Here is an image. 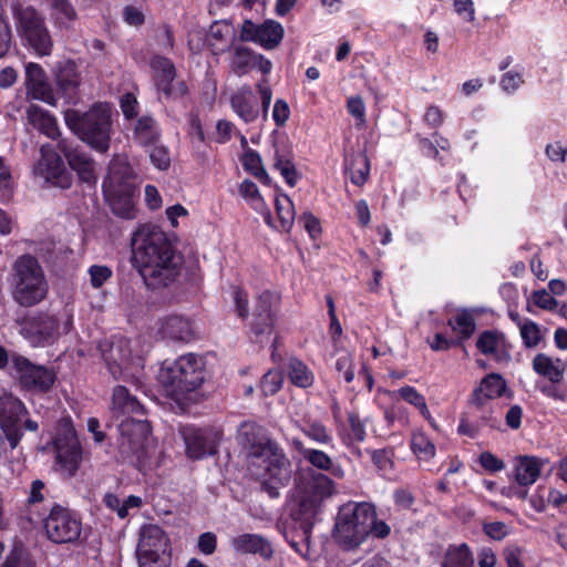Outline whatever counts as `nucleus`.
<instances>
[{
    "mask_svg": "<svg viewBox=\"0 0 567 567\" xmlns=\"http://www.w3.org/2000/svg\"><path fill=\"white\" fill-rule=\"evenodd\" d=\"M132 251L134 264L148 287L168 286L179 274V258L158 227L140 226L132 237Z\"/></svg>",
    "mask_w": 567,
    "mask_h": 567,
    "instance_id": "obj_1",
    "label": "nucleus"
},
{
    "mask_svg": "<svg viewBox=\"0 0 567 567\" xmlns=\"http://www.w3.org/2000/svg\"><path fill=\"white\" fill-rule=\"evenodd\" d=\"M391 534L390 525L379 518L377 507L369 502L343 505L336 518L333 537L346 549H355L371 535L384 539Z\"/></svg>",
    "mask_w": 567,
    "mask_h": 567,
    "instance_id": "obj_2",
    "label": "nucleus"
},
{
    "mask_svg": "<svg viewBox=\"0 0 567 567\" xmlns=\"http://www.w3.org/2000/svg\"><path fill=\"white\" fill-rule=\"evenodd\" d=\"M111 116L112 109L107 103L94 104L84 113L72 109L64 111L66 126L83 142L102 153L110 147Z\"/></svg>",
    "mask_w": 567,
    "mask_h": 567,
    "instance_id": "obj_3",
    "label": "nucleus"
},
{
    "mask_svg": "<svg viewBox=\"0 0 567 567\" xmlns=\"http://www.w3.org/2000/svg\"><path fill=\"white\" fill-rule=\"evenodd\" d=\"M247 467L272 498L279 496V489L288 485L292 476L291 462L277 443L268 445L261 454H252Z\"/></svg>",
    "mask_w": 567,
    "mask_h": 567,
    "instance_id": "obj_4",
    "label": "nucleus"
},
{
    "mask_svg": "<svg viewBox=\"0 0 567 567\" xmlns=\"http://www.w3.org/2000/svg\"><path fill=\"white\" fill-rule=\"evenodd\" d=\"M12 297L22 307H32L47 298L49 285L38 259L19 257L12 267Z\"/></svg>",
    "mask_w": 567,
    "mask_h": 567,
    "instance_id": "obj_5",
    "label": "nucleus"
},
{
    "mask_svg": "<svg viewBox=\"0 0 567 567\" xmlns=\"http://www.w3.org/2000/svg\"><path fill=\"white\" fill-rule=\"evenodd\" d=\"M204 358L186 353L161 368L158 381L172 396H178L198 389L205 381Z\"/></svg>",
    "mask_w": 567,
    "mask_h": 567,
    "instance_id": "obj_6",
    "label": "nucleus"
},
{
    "mask_svg": "<svg viewBox=\"0 0 567 567\" xmlns=\"http://www.w3.org/2000/svg\"><path fill=\"white\" fill-rule=\"evenodd\" d=\"M72 324L73 316L68 309L56 315L40 312L23 321L20 333L31 346L45 347L69 333Z\"/></svg>",
    "mask_w": 567,
    "mask_h": 567,
    "instance_id": "obj_7",
    "label": "nucleus"
},
{
    "mask_svg": "<svg viewBox=\"0 0 567 567\" xmlns=\"http://www.w3.org/2000/svg\"><path fill=\"white\" fill-rule=\"evenodd\" d=\"M103 360L114 380L135 382L141 371V359L132 358L130 341L125 338H115L111 342L100 344Z\"/></svg>",
    "mask_w": 567,
    "mask_h": 567,
    "instance_id": "obj_8",
    "label": "nucleus"
},
{
    "mask_svg": "<svg viewBox=\"0 0 567 567\" xmlns=\"http://www.w3.org/2000/svg\"><path fill=\"white\" fill-rule=\"evenodd\" d=\"M17 30L28 45L39 56L49 55L53 42L44 24L43 18L31 7H19L14 10Z\"/></svg>",
    "mask_w": 567,
    "mask_h": 567,
    "instance_id": "obj_9",
    "label": "nucleus"
},
{
    "mask_svg": "<svg viewBox=\"0 0 567 567\" xmlns=\"http://www.w3.org/2000/svg\"><path fill=\"white\" fill-rule=\"evenodd\" d=\"M118 450L126 457L140 460L151 441V426L146 420L125 417L118 424Z\"/></svg>",
    "mask_w": 567,
    "mask_h": 567,
    "instance_id": "obj_10",
    "label": "nucleus"
},
{
    "mask_svg": "<svg viewBox=\"0 0 567 567\" xmlns=\"http://www.w3.org/2000/svg\"><path fill=\"white\" fill-rule=\"evenodd\" d=\"M12 369L22 389L33 392H48L55 382L53 369L31 362L19 354L12 355Z\"/></svg>",
    "mask_w": 567,
    "mask_h": 567,
    "instance_id": "obj_11",
    "label": "nucleus"
},
{
    "mask_svg": "<svg viewBox=\"0 0 567 567\" xmlns=\"http://www.w3.org/2000/svg\"><path fill=\"white\" fill-rule=\"evenodd\" d=\"M102 188L115 215L125 219H133L135 217V207L132 199L133 185L127 178L118 176L112 169L103 182Z\"/></svg>",
    "mask_w": 567,
    "mask_h": 567,
    "instance_id": "obj_12",
    "label": "nucleus"
},
{
    "mask_svg": "<svg viewBox=\"0 0 567 567\" xmlns=\"http://www.w3.org/2000/svg\"><path fill=\"white\" fill-rule=\"evenodd\" d=\"M334 493V483L323 474H312L301 487L299 496V513L306 520L315 517L324 499Z\"/></svg>",
    "mask_w": 567,
    "mask_h": 567,
    "instance_id": "obj_13",
    "label": "nucleus"
},
{
    "mask_svg": "<svg viewBox=\"0 0 567 567\" xmlns=\"http://www.w3.org/2000/svg\"><path fill=\"white\" fill-rule=\"evenodd\" d=\"M27 414L28 409L21 400L10 393L0 395V427L11 449H16L23 436L22 420Z\"/></svg>",
    "mask_w": 567,
    "mask_h": 567,
    "instance_id": "obj_14",
    "label": "nucleus"
},
{
    "mask_svg": "<svg viewBox=\"0 0 567 567\" xmlns=\"http://www.w3.org/2000/svg\"><path fill=\"white\" fill-rule=\"evenodd\" d=\"M33 174L55 187L69 188L72 184L71 175L62 158L49 144L41 146L40 158L33 167Z\"/></svg>",
    "mask_w": 567,
    "mask_h": 567,
    "instance_id": "obj_15",
    "label": "nucleus"
},
{
    "mask_svg": "<svg viewBox=\"0 0 567 567\" xmlns=\"http://www.w3.org/2000/svg\"><path fill=\"white\" fill-rule=\"evenodd\" d=\"M44 529L52 542L70 543L80 536L82 524L72 512L56 505L45 518Z\"/></svg>",
    "mask_w": 567,
    "mask_h": 567,
    "instance_id": "obj_16",
    "label": "nucleus"
},
{
    "mask_svg": "<svg viewBox=\"0 0 567 567\" xmlns=\"http://www.w3.org/2000/svg\"><path fill=\"white\" fill-rule=\"evenodd\" d=\"M53 443L56 462L69 475H74L82 461V450L70 422L60 425Z\"/></svg>",
    "mask_w": 567,
    "mask_h": 567,
    "instance_id": "obj_17",
    "label": "nucleus"
},
{
    "mask_svg": "<svg viewBox=\"0 0 567 567\" xmlns=\"http://www.w3.org/2000/svg\"><path fill=\"white\" fill-rule=\"evenodd\" d=\"M155 86L166 99L182 97L187 93L183 81L175 82L176 69L167 58L155 55L150 62Z\"/></svg>",
    "mask_w": 567,
    "mask_h": 567,
    "instance_id": "obj_18",
    "label": "nucleus"
},
{
    "mask_svg": "<svg viewBox=\"0 0 567 567\" xmlns=\"http://www.w3.org/2000/svg\"><path fill=\"white\" fill-rule=\"evenodd\" d=\"M284 32L281 23L275 20H266L261 24L246 20L241 27L240 39L258 43L266 50H272L281 42Z\"/></svg>",
    "mask_w": 567,
    "mask_h": 567,
    "instance_id": "obj_19",
    "label": "nucleus"
},
{
    "mask_svg": "<svg viewBox=\"0 0 567 567\" xmlns=\"http://www.w3.org/2000/svg\"><path fill=\"white\" fill-rule=\"evenodd\" d=\"M280 296L266 290L258 295L252 312L251 329L258 334L270 333L276 321Z\"/></svg>",
    "mask_w": 567,
    "mask_h": 567,
    "instance_id": "obj_20",
    "label": "nucleus"
},
{
    "mask_svg": "<svg viewBox=\"0 0 567 567\" xmlns=\"http://www.w3.org/2000/svg\"><path fill=\"white\" fill-rule=\"evenodd\" d=\"M186 445V453L192 458H202L216 453L217 437L210 430L184 426L181 430Z\"/></svg>",
    "mask_w": 567,
    "mask_h": 567,
    "instance_id": "obj_21",
    "label": "nucleus"
},
{
    "mask_svg": "<svg viewBox=\"0 0 567 567\" xmlns=\"http://www.w3.org/2000/svg\"><path fill=\"white\" fill-rule=\"evenodd\" d=\"M25 87L28 99L39 100L51 106L56 105L54 91L41 65L33 62L25 65Z\"/></svg>",
    "mask_w": 567,
    "mask_h": 567,
    "instance_id": "obj_22",
    "label": "nucleus"
},
{
    "mask_svg": "<svg viewBox=\"0 0 567 567\" xmlns=\"http://www.w3.org/2000/svg\"><path fill=\"white\" fill-rule=\"evenodd\" d=\"M169 549V539L157 525H144L140 532L137 545L138 557L163 556Z\"/></svg>",
    "mask_w": 567,
    "mask_h": 567,
    "instance_id": "obj_23",
    "label": "nucleus"
},
{
    "mask_svg": "<svg viewBox=\"0 0 567 567\" xmlns=\"http://www.w3.org/2000/svg\"><path fill=\"white\" fill-rule=\"evenodd\" d=\"M236 439L238 444L247 451V463L251 461L252 454H261L264 449L275 444L264 435L259 425L250 421H245L239 425Z\"/></svg>",
    "mask_w": 567,
    "mask_h": 567,
    "instance_id": "obj_24",
    "label": "nucleus"
},
{
    "mask_svg": "<svg viewBox=\"0 0 567 567\" xmlns=\"http://www.w3.org/2000/svg\"><path fill=\"white\" fill-rule=\"evenodd\" d=\"M547 460L532 456L519 455L513 461V478L522 487L533 485L540 476L542 470Z\"/></svg>",
    "mask_w": 567,
    "mask_h": 567,
    "instance_id": "obj_25",
    "label": "nucleus"
},
{
    "mask_svg": "<svg viewBox=\"0 0 567 567\" xmlns=\"http://www.w3.org/2000/svg\"><path fill=\"white\" fill-rule=\"evenodd\" d=\"M506 390V381L498 373H489L482 379L474 389L471 404L474 409H483L489 401L503 395Z\"/></svg>",
    "mask_w": 567,
    "mask_h": 567,
    "instance_id": "obj_26",
    "label": "nucleus"
},
{
    "mask_svg": "<svg viewBox=\"0 0 567 567\" xmlns=\"http://www.w3.org/2000/svg\"><path fill=\"white\" fill-rule=\"evenodd\" d=\"M234 113L245 123H252L259 116L257 99L249 85L237 89L229 99Z\"/></svg>",
    "mask_w": 567,
    "mask_h": 567,
    "instance_id": "obj_27",
    "label": "nucleus"
},
{
    "mask_svg": "<svg viewBox=\"0 0 567 567\" xmlns=\"http://www.w3.org/2000/svg\"><path fill=\"white\" fill-rule=\"evenodd\" d=\"M70 167L78 174L81 182L93 186L96 183L94 161L84 152L70 148L64 143L60 145Z\"/></svg>",
    "mask_w": 567,
    "mask_h": 567,
    "instance_id": "obj_28",
    "label": "nucleus"
},
{
    "mask_svg": "<svg viewBox=\"0 0 567 567\" xmlns=\"http://www.w3.org/2000/svg\"><path fill=\"white\" fill-rule=\"evenodd\" d=\"M231 548L238 554H258L264 559H270L274 550L271 544L258 534H240L230 539Z\"/></svg>",
    "mask_w": 567,
    "mask_h": 567,
    "instance_id": "obj_29",
    "label": "nucleus"
},
{
    "mask_svg": "<svg viewBox=\"0 0 567 567\" xmlns=\"http://www.w3.org/2000/svg\"><path fill=\"white\" fill-rule=\"evenodd\" d=\"M476 347L481 353L492 355L497 361L509 359L506 338L499 331L486 330L482 332L476 340Z\"/></svg>",
    "mask_w": 567,
    "mask_h": 567,
    "instance_id": "obj_30",
    "label": "nucleus"
},
{
    "mask_svg": "<svg viewBox=\"0 0 567 567\" xmlns=\"http://www.w3.org/2000/svg\"><path fill=\"white\" fill-rule=\"evenodd\" d=\"M28 122L47 137L55 140L60 135L56 118L47 110L37 104L27 109Z\"/></svg>",
    "mask_w": 567,
    "mask_h": 567,
    "instance_id": "obj_31",
    "label": "nucleus"
},
{
    "mask_svg": "<svg viewBox=\"0 0 567 567\" xmlns=\"http://www.w3.org/2000/svg\"><path fill=\"white\" fill-rule=\"evenodd\" d=\"M533 370L551 383H560L565 378V369L559 358L546 353H537L532 362Z\"/></svg>",
    "mask_w": 567,
    "mask_h": 567,
    "instance_id": "obj_32",
    "label": "nucleus"
},
{
    "mask_svg": "<svg viewBox=\"0 0 567 567\" xmlns=\"http://www.w3.org/2000/svg\"><path fill=\"white\" fill-rule=\"evenodd\" d=\"M159 333L165 339L189 341L193 328L189 320L181 316H168L161 321Z\"/></svg>",
    "mask_w": 567,
    "mask_h": 567,
    "instance_id": "obj_33",
    "label": "nucleus"
},
{
    "mask_svg": "<svg viewBox=\"0 0 567 567\" xmlns=\"http://www.w3.org/2000/svg\"><path fill=\"white\" fill-rule=\"evenodd\" d=\"M111 410L116 416L143 415V406L123 385L114 388Z\"/></svg>",
    "mask_w": 567,
    "mask_h": 567,
    "instance_id": "obj_34",
    "label": "nucleus"
},
{
    "mask_svg": "<svg viewBox=\"0 0 567 567\" xmlns=\"http://www.w3.org/2000/svg\"><path fill=\"white\" fill-rule=\"evenodd\" d=\"M55 83L64 96L72 97L81 83L76 64L72 61L61 62L55 72Z\"/></svg>",
    "mask_w": 567,
    "mask_h": 567,
    "instance_id": "obj_35",
    "label": "nucleus"
},
{
    "mask_svg": "<svg viewBox=\"0 0 567 567\" xmlns=\"http://www.w3.org/2000/svg\"><path fill=\"white\" fill-rule=\"evenodd\" d=\"M296 426L312 442L320 445H332L331 431L319 420L305 416L296 422Z\"/></svg>",
    "mask_w": 567,
    "mask_h": 567,
    "instance_id": "obj_36",
    "label": "nucleus"
},
{
    "mask_svg": "<svg viewBox=\"0 0 567 567\" xmlns=\"http://www.w3.org/2000/svg\"><path fill=\"white\" fill-rule=\"evenodd\" d=\"M474 558L470 547L463 544L450 545L442 558L441 567H473Z\"/></svg>",
    "mask_w": 567,
    "mask_h": 567,
    "instance_id": "obj_37",
    "label": "nucleus"
},
{
    "mask_svg": "<svg viewBox=\"0 0 567 567\" xmlns=\"http://www.w3.org/2000/svg\"><path fill=\"white\" fill-rule=\"evenodd\" d=\"M346 172L352 184L362 186L370 175V161L364 153H357L346 164Z\"/></svg>",
    "mask_w": 567,
    "mask_h": 567,
    "instance_id": "obj_38",
    "label": "nucleus"
},
{
    "mask_svg": "<svg viewBox=\"0 0 567 567\" xmlns=\"http://www.w3.org/2000/svg\"><path fill=\"white\" fill-rule=\"evenodd\" d=\"M291 444L296 451H298L302 457L316 468L321 471L331 470L333 462L326 452L306 447L299 439H292Z\"/></svg>",
    "mask_w": 567,
    "mask_h": 567,
    "instance_id": "obj_39",
    "label": "nucleus"
},
{
    "mask_svg": "<svg viewBox=\"0 0 567 567\" xmlns=\"http://www.w3.org/2000/svg\"><path fill=\"white\" fill-rule=\"evenodd\" d=\"M134 138L143 146L154 145L158 138V127L151 116H142L136 122Z\"/></svg>",
    "mask_w": 567,
    "mask_h": 567,
    "instance_id": "obj_40",
    "label": "nucleus"
},
{
    "mask_svg": "<svg viewBox=\"0 0 567 567\" xmlns=\"http://www.w3.org/2000/svg\"><path fill=\"white\" fill-rule=\"evenodd\" d=\"M256 59L257 54L250 49L238 47L234 51L230 66L236 74L244 75L256 66Z\"/></svg>",
    "mask_w": 567,
    "mask_h": 567,
    "instance_id": "obj_41",
    "label": "nucleus"
},
{
    "mask_svg": "<svg viewBox=\"0 0 567 567\" xmlns=\"http://www.w3.org/2000/svg\"><path fill=\"white\" fill-rule=\"evenodd\" d=\"M276 212L280 223L281 230L288 233L295 220V207L292 200L287 195H279L275 199Z\"/></svg>",
    "mask_w": 567,
    "mask_h": 567,
    "instance_id": "obj_42",
    "label": "nucleus"
},
{
    "mask_svg": "<svg viewBox=\"0 0 567 567\" xmlns=\"http://www.w3.org/2000/svg\"><path fill=\"white\" fill-rule=\"evenodd\" d=\"M348 421L350 425V432L343 434L340 432V436L346 445H351L353 442H363L365 439V422L368 417L362 421L357 412L348 413Z\"/></svg>",
    "mask_w": 567,
    "mask_h": 567,
    "instance_id": "obj_43",
    "label": "nucleus"
},
{
    "mask_svg": "<svg viewBox=\"0 0 567 567\" xmlns=\"http://www.w3.org/2000/svg\"><path fill=\"white\" fill-rule=\"evenodd\" d=\"M244 168L258 178L260 182L268 184L270 182L269 175L262 166L260 155L252 150L245 152L241 159Z\"/></svg>",
    "mask_w": 567,
    "mask_h": 567,
    "instance_id": "obj_44",
    "label": "nucleus"
},
{
    "mask_svg": "<svg viewBox=\"0 0 567 567\" xmlns=\"http://www.w3.org/2000/svg\"><path fill=\"white\" fill-rule=\"evenodd\" d=\"M289 378L290 381L300 388H308L312 385L315 375L309 368L299 360H292L289 363Z\"/></svg>",
    "mask_w": 567,
    "mask_h": 567,
    "instance_id": "obj_45",
    "label": "nucleus"
},
{
    "mask_svg": "<svg viewBox=\"0 0 567 567\" xmlns=\"http://www.w3.org/2000/svg\"><path fill=\"white\" fill-rule=\"evenodd\" d=\"M449 326L463 338H470L475 331V319L470 311H458L453 319L449 320Z\"/></svg>",
    "mask_w": 567,
    "mask_h": 567,
    "instance_id": "obj_46",
    "label": "nucleus"
},
{
    "mask_svg": "<svg viewBox=\"0 0 567 567\" xmlns=\"http://www.w3.org/2000/svg\"><path fill=\"white\" fill-rule=\"evenodd\" d=\"M235 35L234 27L226 20L215 21L207 35L210 45L227 43Z\"/></svg>",
    "mask_w": 567,
    "mask_h": 567,
    "instance_id": "obj_47",
    "label": "nucleus"
},
{
    "mask_svg": "<svg viewBox=\"0 0 567 567\" xmlns=\"http://www.w3.org/2000/svg\"><path fill=\"white\" fill-rule=\"evenodd\" d=\"M398 394L406 403L416 408L424 417H431L425 398L415 388L411 385H404L398 390Z\"/></svg>",
    "mask_w": 567,
    "mask_h": 567,
    "instance_id": "obj_48",
    "label": "nucleus"
},
{
    "mask_svg": "<svg viewBox=\"0 0 567 567\" xmlns=\"http://www.w3.org/2000/svg\"><path fill=\"white\" fill-rule=\"evenodd\" d=\"M411 449L420 460H430L435 455V446L423 432H415L411 439Z\"/></svg>",
    "mask_w": 567,
    "mask_h": 567,
    "instance_id": "obj_49",
    "label": "nucleus"
},
{
    "mask_svg": "<svg viewBox=\"0 0 567 567\" xmlns=\"http://www.w3.org/2000/svg\"><path fill=\"white\" fill-rule=\"evenodd\" d=\"M519 333L526 348H535L542 341L540 328L535 321L530 319L523 323V326L519 328Z\"/></svg>",
    "mask_w": 567,
    "mask_h": 567,
    "instance_id": "obj_50",
    "label": "nucleus"
},
{
    "mask_svg": "<svg viewBox=\"0 0 567 567\" xmlns=\"http://www.w3.org/2000/svg\"><path fill=\"white\" fill-rule=\"evenodd\" d=\"M239 194L255 208L262 209L265 207L264 198L255 183L245 179L239 186Z\"/></svg>",
    "mask_w": 567,
    "mask_h": 567,
    "instance_id": "obj_51",
    "label": "nucleus"
},
{
    "mask_svg": "<svg viewBox=\"0 0 567 567\" xmlns=\"http://www.w3.org/2000/svg\"><path fill=\"white\" fill-rule=\"evenodd\" d=\"M14 181L11 169L0 157V196L3 200H9L13 194Z\"/></svg>",
    "mask_w": 567,
    "mask_h": 567,
    "instance_id": "obj_52",
    "label": "nucleus"
},
{
    "mask_svg": "<svg viewBox=\"0 0 567 567\" xmlns=\"http://www.w3.org/2000/svg\"><path fill=\"white\" fill-rule=\"evenodd\" d=\"M282 374L278 370H269L261 379V390L265 395H274L282 384Z\"/></svg>",
    "mask_w": 567,
    "mask_h": 567,
    "instance_id": "obj_53",
    "label": "nucleus"
},
{
    "mask_svg": "<svg viewBox=\"0 0 567 567\" xmlns=\"http://www.w3.org/2000/svg\"><path fill=\"white\" fill-rule=\"evenodd\" d=\"M275 167L280 172L288 185L295 186L298 181V174L293 163L290 159L277 155Z\"/></svg>",
    "mask_w": 567,
    "mask_h": 567,
    "instance_id": "obj_54",
    "label": "nucleus"
},
{
    "mask_svg": "<svg viewBox=\"0 0 567 567\" xmlns=\"http://www.w3.org/2000/svg\"><path fill=\"white\" fill-rule=\"evenodd\" d=\"M347 110L357 120L358 126L365 124V105L361 96H350L347 101Z\"/></svg>",
    "mask_w": 567,
    "mask_h": 567,
    "instance_id": "obj_55",
    "label": "nucleus"
},
{
    "mask_svg": "<svg viewBox=\"0 0 567 567\" xmlns=\"http://www.w3.org/2000/svg\"><path fill=\"white\" fill-rule=\"evenodd\" d=\"M524 550L515 544H508L504 550L503 556L507 567H526L523 561Z\"/></svg>",
    "mask_w": 567,
    "mask_h": 567,
    "instance_id": "obj_56",
    "label": "nucleus"
},
{
    "mask_svg": "<svg viewBox=\"0 0 567 567\" xmlns=\"http://www.w3.org/2000/svg\"><path fill=\"white\" fill-rule=\"evenodd\" d=\"M483 532L494 540H502L511 533V527L503 522H488L483 524Z\"/></svg>",
    "mask_w": 567,
    "mask_h": 567,
    "instance_id": "obj_57",
    "label": "nucleus"
},
{
    "mask_svg": "<svg viewBox=\"0 0 567 567\" xmlns=\"http://www.w3.org/2000/svg\"><path fill=\"white\" fill-rule=\"evenodd\" d=\"M336 370L347 383H350L354 379L352 357L349 353L341 354L336 361Z\"/></svg>",
    "mask_w": 567,
    "mask_h": 567,
    "instance_id": "obj_58",
    "label": "nucleus"
},
{
    "mask_svg": "<svg viewBox=\"0 0 567 567\" xmlns=\"http://www.w3.org/2000/svg\"><path fill=\"white\" fill-rule=\"evenodd\" d=\"M11 28L8 19L0 11V58L4 56L11 45Z\"/></svg>",
    "mask_w": 567,
    "mask_h": 567,
    "instance_id": "obj_59",
    "label": "nucleus"
},
{
    "mask_svg": "<svg viewBox=\"0 0 567 567\" xmlns=\"http://www.w3.org/2000/svg\"><path fill=\"white\" fill-rule=\"evenodd\" d=\"M90 281L94 288H100L112 276V270L107 266L93 265L89 269Z\"/></svg>",
    "mask_w": 567,
    "mask_h": 567,
    "instance_id": "obj_60",
    "label": "nucleus"
},
{
    "mask_svg": "<svg viewBox=\"0 0 567 567\" xmlns=\"http://www.w3.org/2000/svg\"><path fill=\"white\" fill-rule=\"evenodd\" d=\"M150 158L158 169H166L171 164L168 151L162 145H154L151 148Z\"/></svg>",
    "mask_w": 567,
    "mask_h": 567,
    "instance_id": "obj_61",
    "label": "nucleus"
},
{
    "mask_svg": "<svg viewBox=\"0 0 567 567\" xmlns=\"http://www.w3.org/2000/svg\"><path fill=\"white\" fill-rule=\"evenodd\" d=\"M157 47L162 50H171L174 47V35L172 29L163 24L155 31Z\"/></svg>",
    "mask_w": 567,
    "mask_h": 567,
    "instance_id": "obj_62",
    "label": "nucleus"
},
{
    "mask_svg": "<svg viewBox=\"0 0 567 567\" xmlns=\"http://www.w3.org/2000/svg\"><path fill=\"white\" fill-rule=\"evenodd\" d=\"M534 303L545 310H554L558 306V301L545 289L533 292Z\"/></svg>",
    "mask_w": 567,
    "mask_h": 567,
    "instance_id": "obj_63",
    "label": "nucleus"
},
{
    "mask_svg": "<svg viewBox=\"0 0 567 567\" xmlns=\"http://www.w3.org/2000/svg\"><path fill=\"white\" fill-rule=\"evenodd\" d=\"M482 467L489 472H499L505 467L504 462L491 452H483L480 456Z\"/></svg>",
    "mask_w": 567,
    "mask_h": 567,
    "instance_id": "obj_64",
    "label": "nucleus"
}]
</instances>
